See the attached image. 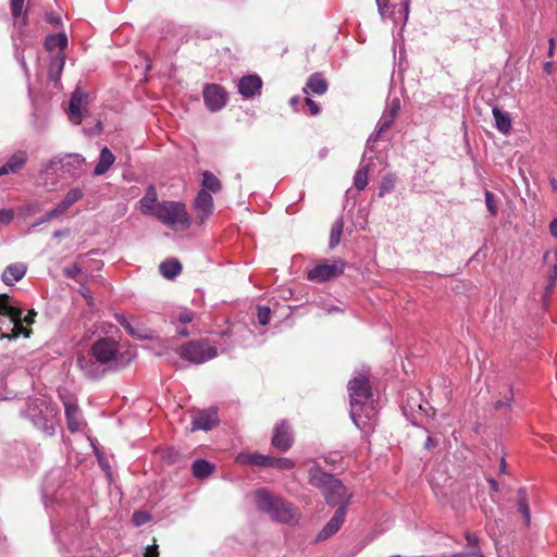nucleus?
<instances>
[{
  "label": "nucleus",
  "instance_id": "obj_3",
  "mask_svg": "<svg viewBox=\"0 0 557 557\" xmlns=\"http://www.w3.org/2000/svg\"><path fill=\"white\" fill-rule=\"evenodd\" d=\"M255 503L260 511L268 513L276 522L293 524L299 520V511L292 503L267 490L256 491Z\"/></svg>",
  "mask_w": 557,
  "mask_h": 557
},
{
  "label": "nucleus",
  "instance_id": "obj_58",
  "mask_svg": "<svg viewBox=\"0 0 557 557\" xmlns=\"http://www.w3.org/2000/svg\"><path fill=\"white\" fill-rule=\"evenodd\" d=\"M549 288L555 285L556 278H557V264H554L553 268L549 270Z\"/></svg>",
  "mask_w": 557,
  "mask_h": 557
},
{
  "label": "nucleus",
  "instance_id": "obj_41",
  "mask_svg": "<svg viewBox=\"0 0 557 557\" xmlns=\"http://www.w3.org/2000/svg\"><path fill=\"white\" fill-rule=\"evenodd\" d=\"M270 467L280 469V470H292L295 467V462L290 458H276L271 456Z\"/></svg>",
  "mask_w": 557,
  "mask_h": 557
},
{
  "label": "nucleus",
  "instance_id": "obj_40",
  "mask_svg": "<svg viewBox=\"0 0 557 557\" xmlns=\"http://www.w3.org/2000/svg\"><path fill=\"white\" fill-rule=\"evenodd\" d=\"M344 223L342 219L336 220V222L333 224L331 228L330 234V247L334 248L338 245L341 235L343 233Z\"/></svg>",
  "mask_w": 557,
  "mask_h": 557
},
{
  "label": "nucleus",
  "instance_id": "obj_56",
  "mask_svg": "<svg viewBox=\"0 0 557 557\" xmlns=\"http://www.w3.org/2000/svg\"><path fill=\"white\" fill-rule=\"evenodd\" d=\"M37 312L34 309H32L28 311L26 315L22 314V321L25 322L26 324H33Z\"/></svg>",
  "mask_w": 557,
  "mask_h": 557
},
{
  "label": "nucleus",
  "instance_id": "obj_62",
  "mask_svg": "<svg viewBox=\"0 0 557 557\" xmlns=\"http://www.w3.org/2000/svg\"><path fill=\"white\" fill-rule=\"evenodd\" d=\"M436 444H437V443H436V442H435L431 436H429V437L426 438V441H425L424 447H425L426 449H432V448H434V447L436 446Z\"/></svg>",
  "mask_w": 557,
  "mask_h": 557
},
{
  "label": "nucleus",
  "instance_id": "obj_4",
  "mask_svg": "<svg viewBox=\"0 0 557 557\" xmlns=\"http://www.w3.org/2000/svg\"><path fill=\"white\" fill-rule=\"evenodd\" d=\"M309 483L322 492L327 505H338V507L342 506V504L349 505L352 494L348 493L346 486L339 479L324 472L320 467L310 468Z\"/></svg>",
  "mask_w": 557,
  "mask_h": 557
},
{
  "label": "nucleus",
  "instance_id": "obj_50",
  "mask_svg": "<svg viewBox=\"0 0 557 557\" xmlns=\"http://www.w3.org/2000/svg\"><path fill=\"white\" fill-rule=\"evenodd\" d=\"M466 541L468 547L471 549H481L480 548V540L474 533L467 532L466 533Z\"/></svg>",
  "mask_w": 557,
  "mask_h": 557
},
{
  "label": "nucleus",
  "instance_id": "obj_13",
  "mask_svg": "<svg viewBox=\"0 0 557 557\" xmlns=\"http://www.w3.org/2000/svg\"><path fill=\"white\" fill-rule=\"evenodd\" d=\"M347 513V504L339 506L331 520L319 532L317 540L324 541L335 534L343 525Z\"/></svg>",
  "mask_w": 557,
  "mask_h": 557
},
{
  "label": "nucleus",
  "instance_id": "obj_43",
  "mask_svg": "<svg viewBox=\"0 0 557 557\" xmlns=\"http://www.w3.org/2000/svg\"><path fill=\"white\" fill-rule=\"evenodd\" d=\"M82 197H83V191L79 188H72L67 191V194L65 195V197L63 198L62 201L65 203V206L71 207L76 201L82 199Z\"/></svg>",
  "mask_w": 557,
  "mask_h": 557
},
{
  "label": "nucleus",
  "instance_id": "obj_1",
  "mask_svg": "<svg viewBox=\"0 0 557 557\" xmlns=\"http://www.w3.org/2000/svg\"><path fill=\"white\" fill-rule=\"evenodd\" d=\"M350 398V418L358 429L367 426L366 420H372L376 410L372 406V392L369 380L364 375L351 379L347 385Z\"/></svg>",
  "mask_w": 557,
  "mask_h": 557
},
{
  "label": "nucleus",
  "instance_id": "obj_28",
  "mask_svg": "<svg viewBox=\"0 0 557 557\" xmlns=\"http://www.w3.org/2000/svg\"><path fill=\"white\" fill-rule=\"evenodd\" d=\"M492 113L495 120L496 128L503 134H508L511 129V120L509 114L503 112L497 107L493 108Z\"/></svg>",
  "mask_w": 557,
  "mask_h": 557
},
{
  "label": "nucleus",
  "instance_id": "obj_53",
  "mask_svg": "<svg viewBox=\"0 0 557 557\" xmlns=\"http://www.w3.org/2000/svg\"><path fill=\"white\" fill-rule=\"evenodd\" d=\"M194 312L190 310H184L178 313V322L182 324L190 323L194 320Z\"/></svg>",
  "mask_w": 557,
  "mask_h": 557
},
{
  "label": "nucleus",
  "instance_id": "obj_22",
  "mask_svg": "<svg viewBox=\"0 0 557 557\" xmlns=\"http://www.w3.org/2000/svg\"><path fill=\"white\" fill-rule=\"evenodd\" d=\"M396 117L383 111L381 119L377 122L376 131L374 135H371L367 141V149L373 150V144L377 141L382 134L387 131L394 123Z\"/></svg>",
  "mask_w": 557,
  "mask_h": 557
},
{
  "label": "nucleus",
  "instance_id": "obj_63",
  "mask_svg": "<svg viewBox=\"0 0 557 557\" xmlns=\"http://www.w3.org/2000/svg\"><path fill=\"white\" fill-rule=\"evenodd\" d=\"M177 333L183 337H187L189 335V332L187 331L186 327H178Z\"/></svg>",
  "mask_w": 557,
  "mask_h": 557
},
{
  "label": "nucleus",
  "instance_id": "obj_29",
  "mask_svg": "<svg viewBox=\"0 0 557 557\" xmlns=\"http://www.w3.org/2000/svg\"><path fill=\"white\" fill-rule=\"evenodd\" d=\"M65 64V58L62 54H57L51 58L49 62L48 75L50 81L58 82Z\"/></svg>",
  "mask_w": 557,
  "mask_h": 557
},
{
  "label": "nucleus",
  "instance_id": "obj_17",
  "mask_svg": "<svg viewBox=\"0 0 557 557\" xmlns=\"http://www.w3.org/2000/svg\"><path fill=\"white\" fill-rule=\"evenodd\" d=\"M218 421H219V419H218V413H216L215 409L200 411L193 418L191 431H195V430L209 431L214 425L218 424Z\"/></svg>",
  "mask_w": 557,
  "mask_h": 557
},
{
  "label": "nucleus",
  "instance_id": "obj_33",
  "mask_svg": "<svg viewBox=\"0 0 557 557\" xmlns=\"http://www.w3.org/2000/svg\"><path fill=\"white\" fill-rule=\"evenodd\" d=\"M220 189L221 182L219 181V178L209 171L203 172L200 190H207L208 193H218Z\"/></svg>",
  "mask_w": 557,
  "mask_h": 557
},
{
  "label": "nucleus",
  "instance_id": "obj_20",
  "mask_svg": "<svg viewBox=\"0 0 557 557\" xmlns=\"http://www.w3.org/2000/svg\"><path fill=\"white\" fill-rule=\"evenodd\" d=\"M63 404L69 431L71 433L78 432L83 424L78 406L70 400H64Z\"/></svg>",
  "mask_w": 557,
  "mask_h": 557
},
{
  "label": "nucleus",
  "instance_id": "obj_14",
  "mask_svg": "<svg viewBox=\"0 0 557 557\" xmlns=\"http://www.w3.org/2000/svg\"><path fill=\"white\" fill-rule=\"evenodd\" d=\"M347 513V504L339 506L331 520L319 532L317 540L324 541L335 534L343 525Z\"/></svg>",
  "mask_w": 557,
  "mask_h": 557
},
{
  "label": "nucleus",
  "instance_id": "obj_15",
  "mask_svg": "<svg viewBox=\"0 0 557 557\" xmlns=\"http://www.w3.org/2000/svg\"><path fill=\"white\" fill-rule=\"evenodd\" d=\"M114 318L116 322L122 325L126 332L134 338L137 339H150L153 337L152 330L140 325L139 323L131 322L123 313H115Z\"/></svg>",
  "mask_w": 557,
  "mask_h": 557
},
{
  "label": "nucleus",
  "instance_id": "obj_60",
  "mask_svg": "<svg viewBox=\"0 0 557 557\" xmlns=\"http://www.w3.org/2000/svg\"><path fill=\"white\" fill-rule=\"evenodd\" d=\"M70 207L65 206V203L63 201H61L55 208H53V212H55L57 216L63 214L64 212H66V210L69 209Z\"/></svg>",
  "mask_w": 557,
  "mask_h": 557
},
{
  "label": "nucleus",
  "instance_id": "obj_39",
  "mask_svg": "<svg viewBox=\"0 0 557 557\" xmlns=\"http://www.w3.org/2000/svg\"><path fill=\"white\" fill-rule=\"evenodd\" d=\"M24 2H25V0H11L10 1L12 17L14 18L15 23H18V18H21L20 22H21L22 26H25L27 24V16L24 15L21 17Z\"/></svg>",
  "mask_w": 557,
  "mask_h": 557
},
{
  "label": "nucleus",
  "instance_id": "obj_61",
  "mask_svg": "<svg viewBox=\"0 0 557 557\" xmlns=\"http://www.w3.org/2000/svg\"><path fill=\"white\" fill-rule=\"evenodd\" d=\"M549 232L554 237H557V219H554L549 224Z\"/></svg>",
  "mask_w": 557,
  "mask_h": 557
},
{
  "label": "nucleus",
  "instance_id": "obj_7",
  "mask_svg": "<svg viewBox=\"0 0 557 557\" xmlns=\"http://www.w3.org/2000/svg\"><path fill=\"white\" fill-rule=\"evenodd\" d=\"M181 355L194 363H203L216 357L218 350L208 341L201 339L185 344Z\"/></svg>",
  "mask_w": 557,
  "mask_h": 557
},
{
  "label": "nucleus",
  "instance_id": "obj_47",
  "mask_svg": "<svg viewBox=\"0 0 557 557\" xmlns=\"http://www.w3.org/2000/svg\"><path fill=\"white\" fill-rule=\"evenodd\" d=\"M270 314L271 311L269 307H258L257 319L261 325H267L269 323Z\"/></svg>",
  "mask_w": 557,
  "mask_h": 557
},
{
  "label": "nucleus",
  "instance_id": "obj_38",
  "mask_svg": "<svg viewBox=\"0 0 557 557\" xmlns=\"http://www.w3.org/2000/svg\"><path fill=\"white\" fill-rule=\"evenodd\" d=\"M13 323L12 327V334L9 335V338H17L18 336L23 335L24 337H29L32 330L23 326L22 321V311H20L18 319L10 320Z\"/></svg>",
  "mask_w": 557,
  "mask_h": 557
},
{
  "label": "nucleus",
  "instance_id": "obj_27",
  "mask_svg": "<svg viewBox=\"0 0 557 557\" xmlns=\"http://www.w3.org/2000/svg\"><path fill=\"white\" fill-rule=\"evenodd\" d=\"M157 194L153 187H149L146 195L139 200L140 210L144 214H156Z\"/></svg>",
  "mask_w": 557,
  "mask_h": 557
},
{
  "label": "nucleus",
  "instance_id": "obj_57",
  "mask_svg": "<svg viewBox=\"0 0 557 557\" xmlns=\"http://www.w3.org/2000/svg\"><path fill=\"white\" fill-rule=\"evenodd\" d=\"M158 556H159V552H158L157 545L148 546L146 548L144 557H158Z\"/></svg>",
  "mask_w": 557,
  "mask_h": 557
},
{
  "label": "nucleus",
  "instance_id": "obj_51",
  "mask_svg": "<svg viewBox=\"0 0 557 557\" xmlns=\"http://www.w3.org/2000/svg\"><path fill=\"white\" fill-rule=\"evenodd\" d=\"M511 400H512V391H511V388H508V392H507V395L505 396V398L502 400H498L495 404V407L498 410L504 409V408H509Z\"/></svg>",
  "mask_w": 557,
  "mask_h": 557
},
{
  "label": "nucleus",
  "instance_id": "obj_5",
  "mask_svg": "<svg viewBox=\"0 0 557 557\" xmlns=\"http://www.w3.org/2000/svg\"><path fill=\"white\" fill-rule=\"evenodd\" d=\"M154 216L170 227L187 228L190 219L186 207L181 201H161L157 203Z\"/></svg>",
  "mask_w": 557,
  "mask_h": 557
},
{
  "label": "nucleus",
  "instance_id": "obj_19",
  "mask_svg": "<svg viewBox=\"0 0 557 557\" xmlns=\"http://www.w3.org/2000/svg\"><path fill=\"white\" fill-rule=\"evenodd\" d=\"M195 209L201 222H203L212 213L213 198L207 190H199L195 199Z\"/></svg>",
  "mask_w": 557,
  "mask_h": 557
},
{
  "label": "nucleus",
  "instance_id": "obj_34",
  "mask_svg": "<svg viewBox=\"0 0 557 557\" xmlns=\"http://www.w3.org/2000/svg\"><path fill=\"white\" fill-rule=\"evenodd\" d=\"M22 309L10 304L7 295L0 296V314L9 317L10 320L18 319Z\"/></svg>",
  "mask_w": 557,
  "mask_h": 557
},
{
  "label": "nucleus",
  "instance_id": "obj_52",
  "mask_svg": "<svg viewBox=\"0 0 557 557\" xmlns=\"http://www.w3.org/2000/svg\"><path fill=\"white\" fill-rule=\"evenodd\" d=\"M450 557H485L481 549H471L469 552L453 553Z\"/></svg>",
  "mask_w": 557,
  "mask_h": 557
},
{
  "label": "nucleus",
  "instance_id": "obj_54",
  "mask_svg": "<svg viewBox=\"0 0 557 557\" xmlns=\"http://www.w3.org/2000/svg\"><path fill=\"white\" fill-rule=\"evenodd\" d=\"M46 21H47L49 24H51V25H53V26H55V27H58V26H60V25H61V17H60V15H59V14H57V13H54V12H48V13L46 14Z\"/></svg>",
  "mask_w": 557,
  "mask_h": 557
},
{
  "label": "nucleus",
  "instance_id": "obj_64",
  "mask_svg": "<svg viewBox=\"0 0 557 557\" xmlns=\"http://www.w3.org/2000/svg\"><path fill=\"white\" fill-rule=\"evenodd\" d=\"M300 102V97L299 96H294L290 98L289 100V103L292 107H295L296 104H298Z\"/></svg>",
  "mask_w": 557,
  "mask_h": 557
},
{
  "label": "nucleus",
  "instance_id": "obj_31",
  "mask_svg": "<svg viewBox=\"0 0 557 557\" xmlns=\"http://www.w3.org/2000/svg\"><path fill=\"white\" fill-rule=\"evenodd\" d=\"M159 269L164 277L172 280L181 273L182 265L176 259H168L160 264Z\"/></svg>",
  "mask_w": 557,
  "mask_h": 557
},
{
  "label": "nucleus",
  "instance_id": "obj_10",
  "mask_svg": "<svg viewBox=\"0 0 557 557\" xmlns=\"http://www.w3.org/2000/svg\"><path fill=\"white\" fill-rule=\"evenodd\" d=\"M345 271V262L342 260H336L333 263H323L315 265L312 270L308 272V280L313 282H325L332 280Z\"/></svg>",
  "mask_w": 557,
  "mask_h": 557
},
{
  "label": "nucleus",
  "instance_id": "obj_49",
  "mask_svg": "<svg viewBox=\"0 0 557 557\" xmlns=\"http://www.w3.org/2000/svg\"><path fill=\"white\" fill-rule=\"evenodd\" d=\"M14 218L12 209H0V225H8Z\"/></svg>",
  "mask_w": 557,
  "mask_h": 557
},
{
  "label": "nucleus",
  "instance_id": "obj_23",
  "mask_svg": "<svg viewBox=\"0 0 557 557\" xmlns=\"http://www.w3.org/2000/svg\"><path fill=\"white\" fill-rule=\"evenodd\" d=\"M26 273V265L24 263H13L5 268L2 273V281L7 285H14L18 282Z\"/></svg>",
  "mask_w": 557,
  "mask_h": 557
},
{
  "label": "nucleus",
  "instance_id": "obj_9",
  "mask_svg": "<svg viewBox=\"0 0 557 557\" xmlns=\"http://www.w3.org/2000/svg\"><path fill=\"white\" fill-rule=\"evenodd\" d=\"M382 18H391L395 24L406 23L409 14V0L392 2V0H376Z\"/></svg>",
  "mask_w": 557,
  "mask_h": 557
},
{
  "label": "nucleus",
  "instance_id": "obj_59",
  "mask_svg": "<svg viewBox=\"0 0 557 557\" xmlns=\"http://www.w3.org/2000/svg\"><path fill=\"white\" fill-rule=\"evenodd\" d=\"M54 218H57L55 212H53V210H50L49 212H47V214L41 216L36 224L38 225V224H41V223H46V222H48V221H50V220H52Z\"/></svg>",
  "mask_w": 557,
  "mask_h": 557
},
{
  "label": "nucleus",
  "instance_id": "obj_11",
  "mask_svg": "<svg viewBox=\"0 0 557 557\" xmlns=\"http://www.w3.org/2000/svg\"><path fill=\"white\" fill-rule=\"evenodd\" d=\"M205 104L211 112L222 110L227 103V94L225 89L218 84H207L203 87Z\"/></svg>",
  "mask_w": 557,
  "mask_h": 557
},
{
  "label": "nucleus",
  "instance_id": "obj_12",
  "mask_svg": "<svg viewBox=\"0 0 557 557\" xmlns=\"http://www.w3.org/2000/svg\"><path fill=\"white\" fill-rule=\"evenodd\" d=\"M272 445L280 451H287L294 443L293 433L286 421H281L274 426Z\"/></svg>",
  "mask_w": 557,
  "mask_h": 557
},
{
  "label": "nucleus",
  "instance_id": "obj_21",
  "mask_svg": "<svg viewBox=\"0 0 557 557\" xmlns=\"http://www.w3.org/2000/svg\"><path fill=\"white\" fill-rule=\"evenodd\" d=\"M329 84L322 73H313L302 88L306 95H323L327 91Z\"/></svg>",
  "mask_w": 557,
  "mask_h": 557
},
{
  "label": "nucleus",
  "instance_id": "obj_37",
  "mask_svg": "<svg viewBox=\"0 0 557 557\" xmlns=\"http://www.w3.org/2000/svg\"><path fill=\"white\" fill-rule=\"evenodd\" d=\"M396 184V175L393 173H388L383 176L382 182L379 187L377 196L380 198L384 197L386 194H389L394 190Z\"/></svg>",
  "mask_w": 557,
  "mask_h": 557
},
{
  "label": "nucleus",
  "instance_id": "obj_45",
  "mask_svg": "<svg viewBox=\"0 0 557 557\" xmlns=\"http://www.w3.org/2000/svg\"><path fill=\"white\" fill-rule=\"evenodd\" d=\"M81 273H82V268L77 263H73L63 269V274L67 278L77 280V277Z\"/></svg>",
  "mask_w": 557,
  "mask_h": 557
},
{
  "label": "nucleus",
  "instance_id": "obj_35",
  "mask_svg": "<svg viewBox=\"0 0 557 557\" xmlns=\"http://www.w3.org/2000/svg\"><path fill=\"white\" fill-rule=\"evenodd\" d=\"M370 165L361 163L354 176V185L358 190H363L369 183Z\"/></svg>",
  "mask_w": 557,
  "mask_h": 557
},
{
  "label": "nucleus",
  "instance_id": "obj_48",
  "mask_svg": "<svg viewBox=\"0 0 557 557\" xmlns=\"http://www.w3.org/2000/svg\"><path fill=\"white\" fill-rule=\"evenodd\" d=\"M151 519V516L146 511H135L133 513V522L135 525L140 527L147 523Z\"/></svg>",
  "mask_w": 557,
  "mask_h": 557
},
{
  "label": "nucleus",
  "instance_id": "obj_24",
  "mask_svg": "<svg viewBox=\"0 0 557 557\" xmlns=\"http://www.w3.org/2000/svg\"><path fill=\"white\" fill-rule=\"evenodd\" d=\"M27 160V154L24 151L14 153L5 164L0 168V176L10 173H16L21 170Z\"/></svg>",
  "mask_w": 557,
  "mask_h": 557
},
{
  "label": "nucleus",
  "instance_id": "obj_42",
  "mask_svg": "<svg viewBox=\"0 0 557 557\" xmlns=\"http://www.w3.org/2000/svg\"><path fill=\"white\" fill-rule=\"evenodd\" d=\"M33 423L40 429L45 434L52 435L54 433V428L52 424H49L47 419L41 416H36L33 418Z\"/></svg>",
  "mask_w": 557,
  "mask_h": 557
},
{
  "label": "nucleus",
  "instance_id": "obj_18",
  "mask_svg": "<svg viewBox=\"0 0 557 557\" xmlns=\"http://www.w3.org/2000/svg\"><path fill=\"white\" fill-rule=\"evenodd\" d=\"M238 92L245 98H252L262 87V81L258 75H247L238 82Z\"/></svg>",
  "mask_w": 557,
  "mask_h": 557
},
{
  "label": "nucleus",
  "instance_id": "obj_16",
  "mask_svg": "<svg viewBox=\"0 0 557 557\" xmlns=\"http://www.w3.org/2000/svg\"><path fill=\"white\" fill-rule=\"evenodd\" d=\"M87 100L88 94L78 90L73 92L69 106V116L75 124H79L82 122L83 111L87 104Z\"/></svg>",
  "mask_w": 557,
  "mask_h": 557
},
{
  "label": "nucleus",
  "instance_id": "obj_36",
  "mask_svg": "<svg viewBox=\"0 0 557 557\" xmlns=\"http://www.w3.org/2000/svg\"><path fill=\"white\" fill-rule=\"evenodd\" d=\"M517 505L525 520V523L529 524L531 513H530L528 494H527V490L524 487H521L518 491Z\"/></svg>",
  "mask_w": 557,
  "mask_h": 557
},
{
  "label": "nucleus",
  "instance_id": "obj_32",
  "mask_svg": "<svg viewBox=\"0 0 557 557\" xmlns=\"http://www.w3.org/2000/svg\"><path fill=\"white\" fill-rule=\"evenodd\" d=\"M67 46V37L64 33L57 35H49L45 40V48L48 51H52L57 48L63 50Z\"/></svg>",
  "mask_w": 557,
  "mask_h": 557
},
{
  "label": "nucleus",
  "instance_id": "obj_2",
  "mask_svg": "<svg viewBox=\"0 0 557 557\" xmlns=\"http://www.w3.org/2000/svg\"><path fill=\"white\" fill-rule=\"evenodd\" d=\"M92 355L110 371L126 368L135 358L131 349H125L112 337H100L90 346Z\"/></svg>",
  "mask_w": 557,
  "mask_h": 557
},
{
  "label": "nucleus",
  "instance_id": "obj_6",
  "mask_svg": "<svg viewBox=\"0 0 557 557\" xmlns=\"http://www.w3.org/2000/svg\"><path fill=\"white\" fill-rule=\"evenodd\" d=\"M85 158L78 153H70L63 157H54L45 166L46 171L61 169L71 177L77 178L84 172Z\"/></svg>",
  "mask_w": 557,
  "mask_h": 557
},
{
  "label": "nucleus",
  "instance_id": "obj_55",
  "mask_svg": "<svg viewBox=\"0 0 557 557\" xmlns=\"http://www.w3.org/2000/svg\"><path fill=\"white\" fill-rule=\"evenodd\" d=\"M306 100V103L311 112L312 115H317L319 112H320V108L319 106L317 104V102H314L311 98L309 97H306L305 98Z\"/></svg>",
  "mask_w": 557,
  "mask_h": 557
},
{
  "label": "nucleus",
  "instance_id": "obj_46",
  "mask_svg": "<svg viewBox=\"0 0 557 557\" xmlns=\"http://www.w3.org/2000/svg\"><path fill=\"white\" fill-rule=\"evenodd\" d=\"M399 110H400V101L398 98H394L387 102L384 112L396 117L399 113Z\"/></svg>",
  "mask_w": 557,
  "mask_h": 557
},
{
  "label": "nucleus",
  "instance_id": "obj_25",
  "mask_svg": "<svg viewBox=\"0 0 557 557\" xmlns=\"http://www.w3.org/2000/svg\"><path fill=\"white\" fill-rule=\"evenodd\" d=\"M115 161L114 154L107 147H103L100 151L98 162L95 166L94 174L100 176L106 174Z\"/></svg>",
  "mask_w": 557,
  "mask_h": 557
},
{
  "label": "nucleus",
  "instance_id": "obj_44",
  "mask_svg": "<svg viewBox=\"0 0 557 557\" xmlns=\"http://www.w3.org/2000/svg\"><path fill=\"white\" fill-rule=\"evenodd\" d=\"M484 197H485V205H486L487 210L490 211V213L492 215H496L497 214V206H496L495 197H494L493 193H491L490 190H485Z\"/></svg>",
  "mask_w": 557,
  "mask_h": 557
},
{
  "label": "nucleus",
  "instance_id": "obj_30",
  "mask_svg": "<svg viewBox=\"0 0 557 557\" xmlns=\"http://www.w3.org/2000/svg\"><path fill=\"white\" fill-rule=\"evenodd\" d=\"M193 474L197 479H206L214 470V466L205 459H197L191 466Z\"/></svg>",
  "mask_w": 557,
  "mask_h": 557
},
{
  "label": "nucleus",
  "instance_id": "obj_26",
  "mask_svg": "<svg viewBox=\"0 0 557 557\" xmlns=\"http://www.w3.org/2000/svg\"><path fill=\"white\" fill-rule=\"evenodd\" d=\"M242 465H256L260 467H270L271 456L260 454H240L236 458Z\"/></svg>",
  "mask_w": 557,
  "mask_h": 557
},
{
  "label": "nucleus",
  "instance_id": "obj_8",
  "mask_svg": "<svg viewBox=\"0 0 557 557\" xmlns=\"http://www.w3.org/2000/svg\"><path fill=\"white\" fill-rule=\"evenodd\" d=\"M76 364L83 375L88 380H100L106 373L110 372L104 364L100 363L98 358L92 355L91 349L85 354H79Z\"/></svg>",
  "mask_w": 557,
  "mask_h": 557
}]
</instances>
